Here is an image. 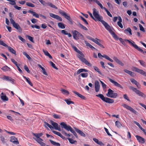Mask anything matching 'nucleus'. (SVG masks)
<instances>
[{
    "instance_id": "15",
    "label": "nucleus",
    "mask_w": 146,
    "mask_h": 146,
    "mask_svg": "<svg viewBox=\"0 0 146 146\" xmlns=\"http://www.w3.org/2000/svg\"><path fill=\"white\" fill-rule=\"evenodd\" d=\"M50 123L53 125L54 129L58 131H61V129L60 127V126L58 125V124L52 120L50 121Z\"/></svg>"
},
{
    "instance_id": "28",
    "label": "nucleus",
    "mask_w": 146,
    "mask_h": 146,
    "mask_svg": "<svg viewBox=\"0 0 146 146\" xmlns=\"http://www.w3.org/2000/svg\"><path fill=\"white\" fill-rule=\"evenodd\" d=\"M28 12L32 14L33 16L35 17L36 18H39V15L36 13L35 12H34L33 11L29 10L28 11Z\"/></svg>"
},
{
    "instance_id": "4",
    "label": "nucleus",
    "mask_w": 146,
    "mask_h": 146,
    "mask_svg": "<svg viewBox=\"0 0 146 146\" xmlns=\"http://www.w3.org/2000/svg\"><path fill=\"white\" fill-rule=\"evenodd\" d=\"M43 5L47 6H49L50 7L54 8L56 9H58V8L56 6L54 5L52 3L49 2H46L44 1L43 0H38Z\"/></svg>"
},
{
    "instance_id": "9",
    "label": "nucleus",
    "mask_w": 146,
    "mask_h": 146,
    "mask_svg": "<svg viewBox=\"0 0 146 146\" xmlns=\"http://www.w3.org/2000/svg\"><path fill=\"white\" fill-rule=\"evenodd\" d=\"M10 20L11 23L12 24L13 26L15 28L20 31H22L21 28L18 24L16 23L12 19H10Z\"/></svg>"
},
{
    "instance_id": "58",
    "label": "nucleus",
    "mask_w": 146,
    "mask_h": 146,
    "mask_svg": "<svg viewBox=\"0 0 146 146\" xmlns=\"http://www.w3.org/2000/svg\"><path fill=\"white\" fill-rule=\"evenodd\" d=\"M52 132L54 134L59 136V137H60L61 135V134L60 133L55 131L53 130L52 131Z\"/></svg>"
},
{
    "instance_id": "62",
    "label": "nucleus",
    "mask_w": 146,
    "mask_h": 146,
    "mask_svg": "<svg viewBox=\"0 0 146 146\" xmlns=\"http://www.w3.org/2000/svg\"><path fill=\"white\" fill-rule=\"evenodd\" d=\"M77 35L78 38H79L80 37L82 39L84 38L83 35L78 31Z\"/></svg>"
},
{
    "instance_id": "64",
    "label": "nucleus",
    "mask_w": 146,
    "mask_h": 146,
    "mask_svg": "<svg viewBox=\"0 0 146 146\" xmlns=\"http://www.w3.org/2000/svg\"><path fill=\"white\" fill-rule=\"evenodd\" d=\"M70 132L72 133L76 137H78V135L76 133L73 129H72Z\"/></svg>"
},
{
    "instance_id": "20",
    "label": "nucleus",
    "mask_w": 146,
    "mask_h": 146,
    "mask_svg": "<svg viewBox=\"0 0 146 146\" xmlns=\"http://www.w3.org/2000/svg\"><path fill=\"white\" fill-rule=\"evenodd\" d=\"M88 1L90 3H91L92 1H94L102 9H104L105 10L106 8L105 7H103L102 5L98 0H88Z\"/></svg>"
},
{
    "instance_id": "1",
    "label": "nucleus",
    "mask_w": 146,
    "mask_h": 146,
    "mask_svg": "<svg viewBox=\"0 0 146 146\" xmlns=\"http://www.w3.org/2000/svg\"><path fill=\"white\" fill-rule=\"evenodd\" d=\"M93 14L95 17L94 18L96 19V21H98L101 22L106 29L109 31L114 38L117 39H118L117 35L111 29L110 26L105 21L102 20L103 19V17L100 15L99 14V12L97 11L96 9H93Z\"/></svg>"
},
{
    "instance_id": "31",
    "label": "nucleus",
    "mask_w": 146,
    "mask_h": 146,
    "mask_svg": "<svg viewBox=\"0 0 146 146\" xmlns=\"http://www.w3.org/2000/svg\"><path fill=\"white\" fill-rule=\"evenodd\" d=\"M23 77L26 79V81L31 86H33V84L31 83L30 79L29 78H27L24 76H23Z\"/></svg>"
},
{
    "instance_id": "51",
    "label": "nucleus",
    "mask_w": 146,
    "mask_h": 146,
    "mask_svg": "<svg viewBox=\"0 0 146 146\" xmlns=\"http://www.w3.org/2000/svg\"><path fill=\"white\" fill-rule=\"evenodd\" d=\"M0 44L6 47H8V46L3 41L0 40Z\"/></svg>"
},
{
    "instance_id": "23",
    "label": "nucleus",
    "mask_w": 146,
    "mask_h": 146,
    "mask_svg": "<svg viewBox=\"0 0 146 146\" xmlns=\"http://www.w3.org/2000/svg\"><path fill=\"white\" fill-rule=\"evenodd\" d=\"M113 59L118 64H119L122 66H124V64L121 61H120L116 57H113Z\"/></svg>"
},
{
    "instance_id": "29",
    "label": "nucleus",
    "mask_w": 146,
    "mask_h": 146,
    "mask_svg": "<svg viewBox=\"0 0 146 146\" xmlns=\"http://www.w3.org/2000/svg\"><path fill=\"white\" fill-rule=\"evenodd\" d=\"M124 71L132 77H133L134 76V73L132 72V71L127 69H124Z\"/></svg>"
},
{
    "instance_id": "2",
    "label": "nucleus",
    "mask_w": 146,
    "mask_h": 146,
    "mask_svg": "<svg viewBox=\"0 0 146 146\" xmlns=\"http://www.w3.org/2000/svg\"><path fill=\"white\" fill-rule=\"evenodd\" d=\"M96 96L100 98L102 101L111 104L114 102V100L113 99H110L107 97H105L102 94H99L96 95Z\"/></svg>"
},
{
    "instance_id": "37",
    "label": "nucleus",
    "mask_w": 146,
    "mask_h": 146,
    "mask_svg": "<svg viewBox=\"0 0 146 146\" xmlns=\"http://www.w3.org/2000/svg\"><path fill=\"white\" fill-rule=\"evenodd\" d=\"M64 101L67 104L70 105V104H74V103L71 101L70 99H65L64 100Z\"/></svg>"
},
{
    "instance_id": "14",
    "label": "nucleus",
    "mask_w": 146,
    "mask_h": 146,
    "mask_svg": "<svg viewBox=\"0 0 146 146\" xmlns=\"http://www.w3.org/2000/svg\"><path fill=\"white\" fill-rule=\"evenodd\" d=\"M98 56L99 58L101 59H102V58L103 57L109 60L111 62H113V61L112 59L110 58L106 54H104L102 55L100 53H98Z\"/></svg>"
},
{
    "instance_id": "52",
    "label": "nucleus",
    "mask_w": 146,
    "mask_h": 146,
    "mask_svg": "<svg viewBox=\"0 0 146 146\" xmlns=\"http://www.w3.org/2000/svg\"><path fill=\"white\" fill-rule=\"evenodd\" d=\"M80 18L81 20L85 24L88 25V22H87L86 19L82 16H80Z\"/></svg>"
},
{
    "instance_id": "35",
    "label": "nucleus",
    "mask_w": 146,
    "mask_h": 146,
    "mask_svg": "<svg viewBox=\"0 0 146 146\" xmlns=\"http://www.w3.org/2000/svg\"><path fill=\"white\" fill-rule=\"evenodd\" d=\"M78 26L80 27L82 29L86 31H88V29L86 28V27L84 26L83 25H82L80 23H79L78 25Z\"/></svg>"
},
{
    "instance_id": "50",
    "label": "nucleus",
    "mask_w": 146,
    "mask_h": 146,
    "mask_svg": "<svg viewBox=\"0 0 146 146\" xmlns=\"http://www.w3.org/2000/svg\"><path fill=\"white\" fill-rule=\"evenodd\" d=\"M61 91L63 94H66V95H68L69 94V92H68L66 90L62 89L61 90Z\"/></svg>"
},
{
    "instance_id": "63",
    "label": "nucleus",
    "mask_w": 146,
    "mask_h": 146,
    "mask_svg": "<svg viewBox=\"0 0 146 146\" xmlns=\"http://www.w3.org/2000/svg\"><path fill=\"white\" fill-rule=\"evenodd\" d=\"M31 27L33 28H35L38 29H39L40 28V27L39 26L37 25H32L31 26Z\"/></svg>"
},
{
    "instance_id": "18",
    "label": "nucleus",
    "mask_w": 146,
    "mask_h": 146,
    "mask_svg": "<svg viewBox=\"0 0 146 146\" xmlns=\"http://www.w3.org/2000/svg\"><path fill=\"white\" fill-rule=\"evenodd\" d=\"M135 137L136 138L138 141L139 143L143 144L145 142V140L144 138L138 135H136Z\"/></svg>"
},
{
    "instance_id": "57",
    "label": "nucleus",
    "mask_w": 146,
    "mask_h": 146,
    "mask_svg": "<svg viewBox=\"0 0 146 146\" xmlns=\"http://www.w3.org/2000/svg\"><path fill=\"white\" fill-rule=\"evenodd\" d=\"M139 26L140 28V30L143 31V32H145V31L143 26L140 24H139Z\"/></svg>"
},
{
    "instance_id": "46",
    "label": "nucleus",
    "mask_w": 146,
    "mask_h": 146,
    "mask_svg": "<svg viewBox=\"0 0 146 146\" xmlns=\"http://www.w3.org/2000/svg\"><path fill=\"white\" fill-rule=\"evenodd\" d=\"M94 68V69L97 72L100 74L101 75H102V74L101 72L100 71L99 69L96 66H94L93 67Z\"/></svg>"
},
{
    "instance_id": "54",
    "label": "nucleus",
    "mask_w": 146,
    "mask_h": 146,
    "mask_svg": "<svg viewBox=\"0 0 146 146\" xmlns=\"http://www.w3.org/2000/svg\"><path fill=\"white\" fill-rule=\"evenodd\" d=\"M26 5L27 6L32 7H35L34 5L30 3L27 2L26 3Z\"/></svg>"
},
{
    "instance_id": "26",
    "label": "nucleus",
    "mask_w": 146,
    "mask_h": 146,
    "mask_svg": "<svg viewBox=\"0 0 146 146\" xmlns=\"http://www.w3.org/2000/svg\"><path fill=\"white\" fill-rule=\"evenodd\" d=\"M72 33L74 39L76 40H78L79 39V38H78L77 37L78 31L76 30H75L74 31H73Z\"/></svg>"
},
{
    "instance_id": "49",
    "label": "nucleus",
    "mask_w": 146,
    "mask_h": 146,
    "mask_svg": "<svg viewBox=\"0 0 146 146\" xmlns=\"http://www.w3.org/2000/svg\"><path fill=\"white\" fill-rule=\"evenodd\" d=\"M53 117L54 118L56 119H59L60 118V116L59 115L54 113L52 115Z\"/></svg>"
},
{
    "instance_id": "44",
    "label": "nucleus",
    "mask_w": 146,
    "mask_h": 146,
    "mask_svg": "<svg viewBox=\"0 0 146 146\" xmlns=\"http://www.w3.org/2000/svg\"><path fill=\"white\" fill-rule=\"evenodd\" d=\"M115 125L118 128H119L121 126V123L118 121H116L115 122Z\"/></svg>"
},
{
    "instance_id": "41",
    "label": "nucleus",
    "mask_w": 146,
    "mask_h": 146,
    "mask_svg": "<svg viewBox=\"0 0 146 146\" xmlns=\"http://www.w3.org/2000/svg\"><path fill=\"white\" fill-rule=\"evenodd\" d=\"M44 126H45V127H47L46 126L48 127L50 129H52L53 128V127L50 124H49L48 123H47L45 121H44Z\"/></svg>"
},
{
    "instance_id": "33",
    "label": "nucleus",
    "mask_w": 146,
    "mask_h": 146,
    "mask_svg": "<svg viewBox=\"0 0 146 146\" xmlns=\"http://www.w3.org/2000/svg\"><path fill=\"white\" fill-rule=\"evenodd\" d=\"M117 37L118 38V39H116V38H114L115 39H116V40H118V39H119L120 41V42L123 45L125 46L126 44H125V41H127V42H129L127 41L126 40V39H125V40H123L122 38H119V37L117 36Z\"/></svg>"
},
{
    "instance_id": "3",
    "label": "nucleus",
    "mask_w": 146,
    "mask_h": 146,
    "mask_svg": "<svg viewBox=\"0 0 146 146\" xmlns=\"http://www.w3.org/2000/svg\"><path fill=\"white\" fill-rule=\"evenodd\" d=\"M126 40L128 41L129 42V43L135 49H137L138 51H140L141 52L144 53L146 54V51H144L143 50L139 47L136 44H135V42L132 41V42H131V41L128 40Z\"/></svg>"
},
{
    "instance_id": "61",
    "label": "nucleus",
    "mask_w": 146,
    "mask_h": 146,
    "mask_svg": "<svg viewBox=\"0 0 146 146\" xmlns=\"http://www.w3.org/2000/svg\"><path fill=\"white\" fill-rule=\"evenodd\" d=\"M105 11H106V12L107 13V15L110 17H112V15L109 12L108 10H107V9L106 8L105 10Z\"/></svg>"
},
{
    "instance_id": "45",
    "label": "nucleus",
    "mask_w": 146,
    "mask_h": 146,
    "mask_svg": "<svg viewBox=\"0 0 146 146\" xmlns=\"http://www.w3.org/2000/svg\"><path fill=\"white\" fill-rule=\"evenodd\" d=\"M67 139L70 143L71 144H75V143H77V141H76L74 140L71 138H68Z\"/></svg>"
},
{
    "instance_id": "6",
    "label": "nucleus",
    "mask_w": 146,
    "mask_h": 146,
    "mask_svg": "<svg viewBox=\"0 0 146 146\" xmlns=\"http://www.w3.org/2000/svg\"><path fill=\"white\" fill-rule=\"evenodd\" d=\"M108 93L106 94V96L111 98H116L117 96V93H114L113 90L109 88L108 90Z\"/></svg>"
},
{
    "instance_id": "48",
    "label": "nucleus",
    "mask_w": 146,
    "mask_h": 146,
    "mask_svg": "<svg viewBox=\"0 0 146 146\" xmlns=\"http://www.w3.org/2000/svg\"><path fill=\"white\" fill-rule=\"evenodd\" d=\"M49 63H50V64L51 65V66H52L53 68H54L56 70L58 69V68L57 67H56L55 64L54 63L52 62L51 61H50L49 62Z\"/></svg>"
},
{
    "instance_id": "5",
    "label": "nucleus",
    "mask_w": 146,
    "mask_h": 146,
    "mask_svg": "<svg viewBox=\"0 0 146 146\" xmlns=\"http://www.w3.org/2000/svg\"><path fill=\"white\" fill-rule=\"evenodd\" d=\"M132 70L146 77V72L143 70L139 69L135 67H133L131 68Z\"/></svg>"
},
{
    "instance_id": "59",
    "label": "nucleus",
    "mask_w": 146,
    "mask_h": 146,
    "mask_svg": "<svg viewBox=\"0 0 146 146\" xmlns=\"http://www.w3.org/2000/svg\"><path fill=\"white\" fill-rule=\"evenodd\" d=\"M42 70L41 71L46 76L48 75L47 73L45 70V69L44 68L42 69Z\"/></svg>"
},
{
    "instance_id": "34",
    "label": "nucleus",
    "mask_w": 146,
    "mask_h": 146,
    "mask_svg": "<svg viewBox=\"0 0 146 146\" xmlns=\"http://www.w3.org/2000/svg\"><path fill=\"white\" fill-rule=\"evenodd\" d=\"M7 48L10 52L15 54H16V51L13 48L9 46Z\"/></svg>"
},
{
    "instance_id": "38",
    "label": "nucleus",
    "mask_w": 146,
    "mask_h": 146,
    "mask_svg": "<svg viewBox=\"0 0 146 146\" xmlns=\"http://www.w3.org/2000/svg\"><path fill=\"white\" fill-rule=\"evenodd\" d=\"M49 141L50 142L54 145L57 146H60V144L56 142L51 140H50Z\"/></svg>"
},
{
    "instance_id": "12",
    "label": "nucleus",
    "mask_w": 146,
    "mask_h": 146,
    "mask_svg": "<svg viewBox=\"0 0 146 146\" xmlns=\"http://www.w3.org/2000/svg\"><path fill=\"white\" fill-rule=\"evenodd\" d=\"M122 106L125 108H126L127 109L130 110L132 112L134 113L135 114H137L138 113L137 112L130 106L125 104H123L122 105Z\"/></svg>"
},
{
    "instance_id": "32",
    "label": "nucleus",
    "mask_w": 146,
    "mask_h": 146,
    "mask_svg": "<svg viewBox=\"0 0 146 146\" xmlns=\"http://www.w3.org/2000/svg\"><path fill=\"white\" fill-rule=\"evenodd\" d=\"M88 71L86 69H84V68H82V69H80L78 70V71H77V74H79L81 72H88Z\"/></svg>"
},
{
    "instance_id": "21",
    "label": "nucleus",
    "mask_w": 146,
    "mask_h": 146,
    "mask_svg": "<svg viewBox=\"0 0 146 146\" xmlns=\"http://www.w3.org/2000/svg\"><path fill=\"white\" fill-rule=\"evenodd\" d=\"M10 141L16 145L19 144V142L17 139L14 136H12L11 137Z\"/></svg>"
},
{
    "instance_id": "24",
    "label": "nucleus",
    "mask_w": 146,
    "mask_h": 146,
    "mask_svg": "<svg viewBox=\"0 0 146 146\" xmlns=\"http://www.w3.org/2000/svg\"><path fill=\"white\" fill-rule=\"evenodd\" d=\"M130 81L132 83L134 84L138 88H139L140 87V85L139 83L134 79L133 78L131 79Z\"/></svg>"
},
{
    "instance_id": "60",
    "label": "nucleus",
    "mask_w": 146,
    "mask_h": 146,
    "mask_svg": "<svg viewBox=\"0 0 146 146\" xmlns=\"http://www.w3.org/2000/svg\"><path fill=\"white\" fill-rule=\"evenodd\" d=\"M87 38L89 40L92 41L94 42H95V40H96V38H95V39H94V38L90 36H87Z\"/></svg>"
},
{
    "instance_id": "56",
    "label": "nucleus",
    "mask_w": 146,
    "mask_h": 146,
    "mask_svg": "<svg viewBox=\"0 0 146 146\" xmlns=\"http://www.w3.org/2000/svg\"><path fill=\"white\" fill-rule=\"evenodd\" d=\"M80 75L83 78H86L88 76V74L87 73H82L80 74Z\"/></svg>"
},
{
    "instance_id": "43",
    "label": "nucleus",
    "mask_w": 146,
    "mask_h": 146,
    "mask_svg": "<svg viewBox=\"0 0 146 146\" xmlns=\"http://www.w3.org/2000/svg\"><path fill=\"white\" fill-rule=\"evenodd\" d=\"M125 33H126L127 32H128L130 34V35H132V33H131V29L129 27L127 28V29H125L124 30Z\"/></svg>"
},
{
    "instance_id": "39",
    "label": "nucleus",
    "mask_w": 146,
    "mask_h": 146,
    "mask_svg": "<svg viewBox=\"0 0 146 146\" xmlns=\"http://www.w3.org/2000/svg\"><path fill=\"white\" fill-rule=\"evenodd\" d=\"M73 49H74V50L76 51V52L80 54L81 55H83V54L82 52H81L75 46H74L73 47Z\"/></svg>"
},
{
    "instance_id": "17",
    "label": "nucleus",
    "mask_w": 146,
    "mask_h": 146,
    "mask_svg": "<svg viewBox=\"0 0 146 146\" xmlns=\"http://www.w3.org/2000/svg\"><path fill=\"white\" fill-rule=\"evenodd\" d=\"M49 14L50 16L53 18L56 19L60 21H62V18L58 15L54 14L51 13H49Z\"/></svg>"
},
{
    "instance_id": "11",
    "label": "nucleus",
    "mask_w": 146,
    "mask_h": 146,
    "mask_svg": "<svg viewBox=\"0 0 146 146\" xmlns=\"http://www.w3.org/2000/svg\"><path fill=\"white\" fill-rule=\"evenodd\" d=\"M82 55H81L80 54L78 55V57L81 60L82 62L85 63L86 65L89 66H92V64L88 61L85 58L83 57L82 56Z\"/></svg>"
},
{
    "instance_id": "40",
    "label": "nucleus",
    "mask_w": 146,
    "mask_h": 146,
    "mask_svg": "<svg viewBox=\"0 0 146 146\" xmlns=\"http://www.w3.org/2000/svg\"><path fill=\"white\" fill-rule=\"evenodd\" d=\"M33 134L34 136L36 137L37 138H40V137H41L43 135V134L42 133H40L38 134L33 133Z\"/></svg>"
},
{
    "instance_id": "30",
    "label": "nucleus",
    "mask_w": 146,
    "mask_h": 146,
    "mask_svg": "<svg viewBox=\"0 0 146 146\" xmlns=\"http://www.w3.org/2000/svg\"><path fill=\"white\" fill-rule=\"evenodd\" d=\"M75 129L77 133H78L81 136H82L84 137L86 135H85V134L82 131H81V130H80L79 129H77V128H76Z\"/></svg>"
},
{
    "instance_id": "16",
    "label": "nucleus",
    "mask_w": 146,
    "mask_h": 146,
    "mask_svg": "<svg viewBox=\"0 0 146 146\" xmlns=\"http://www.w3.org/2000/svg\"><path fill=\"white\" fill-rule=\"evenodd\" d=\"M109 80L112 83H113L115 86L119 88H120L122 89H123V87L119 84L117 83V82L114 81L112 79L110 78L109 77L108 78Z\"/></svg>"
},
{
    "instance_id": "8",
    "label": "nucleus",
    "mask_w": 146,
    "mask_h": 146,
    "mask_svg": "<svg viewBox=\"0 0 146 146\" xmlns=\"http://www.w3.org/2000/svg\"><path fill=\"white\" fill-rule=\"evenodd\" d=\"M59 13L62 15L64 16L65 18L69 21L71 24H72V20L70 16L68 15L66 13L61 10H60Z\"/></svg>"
},
{
    "instance_id": "42",
    "label": "nucleus",
    "mask_w": 146,
    "mask_h": 146,
    "mask_svg": "<svg viewBox=\"0 0 146 146\" xmlns=\"http://www.w3.org/2000/svg\"><path fill=\"white\" fill-rule=\"evenodd\" d=\"M7 1H9L10 2L9 3V4L12 5H16V2L15 0H7Z\"/></svg>"
},
{
    "instance_id": "7",
    "label": "nucleus",
    "mask_w": 146,
    "mask_h": 146,
    "mask_svg": "<svg viewBox=\"0 0 146 146\" xmlns=\"http://www.w3.org/2000/svg\"><path fill=\"white\" fill-rule=\"evenodd\" d=\"M129 88L130 89L132 90L139 96L144 98L145 97V95L144 94L139 90H137L136 88H134L132 86H130L129 87Z\"/></svg>"
},
{
    "instance_id": "19",
    "label": "nucleus",
    "mask_w": 146,
    "mask_h": 146,
    "mask_svg": "<svg viewBox=\"0 0 146 146\" xmlns=\"http://www.w3.org/2000/svg\"><path fill=\"white\" fill-rule=\"evenodd\" d=\"M94 86L96 92H98L100 90V85L99 82L98 80L95 81Z\"/></svg>"
},
{
    "instance_id": "36",
    "label": "nucleus",
    "mask_w": 146,
    "mask_h": 146,
    "mask_svg": "<svg viewBox=\"0 0 146 146\" xmlns=\"http://www.w3.org/2000/svg\"><path fill=\"white\" fill-rule=\"evenodd\" d=\"M58 25L59 27L62 29H64L65 27L64 25L62 23H58Z\"/></svg>"
},
{
    "instance_id": "22",
    "label": "nucleus",
    "mask_w": 146,
    "mask_h": 146,
    "mask_svg": "<svg viewBox=\"0 0 146 146\" xmlns=\"http://www.w3.org/2000/svg\"><path fill=\"white\" fill-rule=\"evenodd\" d=\"M1 99L3 101H8L9 100L6 94L3 93L2 92L1 93Z\"/></svg>"
},
{
    "instance_id": "13",
    "label": "nucleus",
    "mask_w": 146,
    "mask_h": 146,
    "mask_svg": "<svg viewBox=\"0 0 146 146\" xmlns=\"http://www.w3.org/2000/svg\"><path fill=\"white\" fill-rule=\"evenodd\" d=\"M2 79L3 80L9 81L12 84H14V80L10 77L4 75Z\"/></svg>"
},
{
    "instance_id": "55",
    "label": "nucleus",
    "mask_w": 146,
    "mask_h": 146,
    "mask_svg": "<svg viewBox=\"0 0 146 146\" xmlns=\"http://www.w3.org/2000/svg\"><path fill=\"white\" fill-rule=\"evenodd\" d=\"M10 69V68L8 67L7 66H6L3 67L1 68V69L2 70H3L5 71H8V69Z\"/></svg>"
},
{
    "instance_id": "27",
    "label": "nucleus",
    "mask_w": 146,
    "mask_h": 146,
    "mask_svg": "<svg viewBox=\"0 0 146 146\" xmlns=\"http://www.w3.org/2000/svg\"><path fill=\"white\" fill-rule=\"evenodd\" d=\"M96 40H95L94 43H95L96 44H98V45L100 46L102 48H104V46L101 43H100L101 42V40L100 39H98L97 38H96Z\"/></svg>"
},
{
    "instance_id": "10",
    "label": "nucleus",
    "mask_w": 146,
    "mask_h": 146,
    "mask_svg": "<svg viewBox=\"0 0 146 146\" xmlns=\"http://www.w3.org/2000/svg\"><path fill=\"white\" fill-rule=\"evenodd\" d=\"M60 125L62 128H64L67 131H70L72 129L70 126L68 125L64 122L61 123H60Z\"/></svg>"
},
{
    "instance_id": "47",
    "label": "nucleus",
    "mask_w": 146,
    "mask_h": 146,
    "mask_svg": "<svg viewBox=\"0 0 146 146\" xmlns=\"http://www.w3.org/2000/svg\"><path fill=\"white\" fill-rule=\"evenodd\" d=\"M138 62H140V64L142 66L144 67L146 66L145 63V62L141 60H138Z\"/></svg>"
},
{
    "instance_id": "53",
    "label": "nucleus",
    "mask_w": 146,
    "mask_h": 146,
    "mask_svg": "<svg viewBox=\"0 0 146 146\" xmlns=\"http://www.w3.org/2000/svg\"><path fill=\"white\" fill-rule=\"evenodd\" d=\"M33 139L36 141H37V142L39 144H40L41 142H42V141H43V139H42L40 138L36 139L35 138L33 137Z\"/></svg>"
},
{
    "instance_id": "25",
    "label": "nucleus",
    "mask_w": 146,
    "mask_h": 146,
    "mask_svg": "<svg viewBox=\"0 0 146 146\" xmlns=\"http://www.w3.org/2000/svg\"><path fill=\"white\" fill-rule=\"evenodd\" d=\"M73 92L77 95L78 97L82 99H83L84 100H86V98L85 96L80 94L78 92L75 91H73Z\"/></svg>"
}]
</instances>
